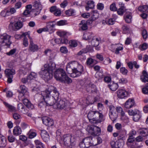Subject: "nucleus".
Listing matches in <instances>:
<instances>
[{"label":"nucleus","mask_w":148,"mask_h":148,"mask_svg":"<svg viewBox=\"0 0 148 148\" xmlns=\"http://www.w3.org/2000/svg\"><path fill=\"white\" fill-rule=\"evenodd\" d=\"M39 97L45 101L47 106H52L55 104L56 101L51 96L50 91L47 89L42 92L41 95H39Z\"/></svg>","instance_id":"1"},{"label":"nucleus","mask_w":148,"mask_h":148,"mask_svg":"<svg viewBox=\"0 0 148 148\" xmlns=\"http://www.w3.org/2000/svg\"><path fill=\"white\" fill-rule=\"evenodd\" d=\"M87 116L90 121H92L93 123H99L103 121V114L97 111H90L88 113Z\"/></svg>","instance_id":"2"},{"label":"nucleus","mask_w":148,"mask_h":148,"mask_svg":"<svg viewBox=\"0 0 148 148\" xmlns=\"http://www.w3.org/2000/svg\"><path fill=\"white\" fill-rule=\"evenodd\" d=\"M86 130L93 136H99L101 133L100 128L98 127L93 125L88 126L86 128Z\"/></svg>","instance_id":"3"},{"label":"nucleus","mask_w":148,"mask_h":148,"mask_svg":"<svg viewBox=\"0 0 148 148\" xmlns=\"http://www.w3.org/2000/svg\"><path fill=\"white\" fill-rule=\"evenodd\" d=\"M53 73L51 71L44 68L41 69L39 73V75L42 76V77L45 79V80H48L52 78Z\"/></svg>","instance_id":"4"},{"label":"nucleus","mask_w":148,"mask_h":148,"mask_svg":"<svg viewBox=\"0 0 148 148\" xmlns=\"http://www.w3.org/2000/svg\"><path fill=\"white\" fill-rule=\"evenodd\" d=\"M66 74L64 69H58L54 73V77L57 80L61 81V80L63 79L64 77L65 76Z\"/></svg>","instance_id":"5"},{"label":"nucleus","mask_w":148,"mask_h":148,"mask_svg":"<svg viewBox=\"0 0 148 148\" xmlns=\"http://www.w3.org/2000/svg\"><path fill=\"white\" fill-rule=\"evenodd\" d=\"M64 141L65 145L71 148L74 145L75 139L71 136L68 134L64 136Z\"/></svg>","instance_id":"6"},{"label":"nucleus","mask_w":148,"mask_h":148,"mask_svg":"<svg viewBox=\"0 0 148 148\" xmlns=\"http://www.w3.org/2000/svg\"><path fill=\"white\" fill-rule=\"evenodd\" d=\"M11 36L4 34L0 36V43L3 46H9L11 43L10 38Z\"/></svg>","instance_id":"7"},{"label":"nucleus","mask_w":148,"mask_h":148,"mask_svg":"<svg viewBox=\"0 0 148 148\" xmlns=\"http://www.w3.org/2000/svg\"><path fill=\"white\" fill-rule=\"evenodd\" d=\"M110 108L109 117L112 121H114L116 120L118 116L117 113L115 112L116 111L115 107L112 106H110Z\"/></svg>","instance_id":"8"},{"label":"nucleus","mask_w":148,"mask_h":148,"mask_svg":"<svg viewBox=\"0 0 148 148\" xmlns=\"http://www.w3.org/2000/svg\"><path fill=\"white\" fill-rule=\"evenodd\" d=\"M74 73L73 74L75 75H72L71 77H75L80 76L82 73L83 71V66L80 64H78L77 67V68L74 69Z\"/></svg>","instance_id":"9"},{"label":"nucleus","mask_w":148,"mask_h":148,"mask_svg":"<svg viewBox=\"0 0 148 148\" xmlns=\"http://www.w3.org/2000/svg\"><path fill=\"white\" fill-rule=\"evenodd\" d=\"M55 104L56 105L58 108L61 109H66L67 108L68 106L67 104V101L60 99L59 101L58 100L56 101Z\"/></svg>","instance_id":"10"},{"label":"nucleus","mask_w":148,"mask_h":148,"mask_svg":"<svg viewBox=\"0 0 148 148\" xmlns=\"http://www.w3.org/2000/svg\"><path fill=\"white\" fill-rule=\"evenodd\" d=\"M91 136H89L86 137L83 140V143H85L88 148L91 146H95L97 145L96 143L93 142Z\"/></svg>","instance_id":"11"},{"label":"nucleus","mask_w":148,"mask_h":148,"mask_svg":"<svg viewBox=\"0 0 148 148\" xmlns=\"http://www.w3.org/2000/svg\"><path fill=\"white\" fill-rule=\"evenodd\" d=\"M53 89H52V91H51L50 88H48L47 90H49L50 92V94L52 95V97L54 98L55 100H58L59 99V93L57 91V89L56 88H55L53 86H51Z\"/></svg>","instance_id":"12"},{"label":"nucleus","mask_w":148,"mask_h":148,"mask_svg":"<svg viewBox=\"0 0 148 148\" xmlns=\"http://www.w3.org/2000/svg\"><path fill=\"white\" fill-rule=\"evenodd\" d=\"M42 120L43 123L46 126L50 127L54 124L53 119L47 116L43 117Z\"/></svg>","instance_id":"13"},{"label":"nucleus","mask_w":148,"mask_h":148,"mask_svg":"<svg viewBox=\"0 0 148 148\" xmlns=\"http://www.w3.org/2000/svg\"><path fill=\"white\" fill-rule=\"evenodd\" d=\"M73 62H73H69L66 65V71L67 73L71 74L70 76L71 77V76L73 75H75L74 74H73L74 73V69H75V67H74V62Z\"/></svg>","instance_id":"14"},{"label":"nucleus","mask_w":148,"mask_h":148,"mask_svg":"<svg viewBox=\"0 0 148 148\" xmlns=\"http://www.w3.org/2000/svg\"><path fill=\"white\" fill-rule=\"evenodd\" d=\"M29 37L30 39L29 50L33 52L37 51L38 50V45L33 43L32 39L29 36Z\"/></svg>","instance_id":"15"},{"label":"nucleus","mask_w":148,"mask_h":148,"mask_svg":"<svg viewBox=\"0 0 148 148\" xmlns=\"http://www.w3.org/2000/svg\"><path fill=\"white\" fill-rule=\"evenodd\" d=\"M118 97L120 99H123L126 97L127 95V92L124 89H119L117 92Z\"/></svg>","instance_id":"16"},{"label":"nucleus","mask_w":148,"mask_h":148,"mask_svg":"<svg viewBox=\"0 0 148 148\" xmlns=\"http://www.w3.org/2000/svg\"><path fill=\"white\" fill-rule=\"evenodd\" d=\"M135 105L134 100L133 99H129L125 103V107L127 109L132 108Z\"/></svg>","instance_id":"17"},{"label":"nucleus","mask_w":148,"mask_h":148,"mask_svg":"<svg viewBox=\"0 0 148 148\" xmlns=\"http://www.w3.org/2000/svg\"><path fill=\"white\" fill-rule=\"evenodd\" d=\"M5 73L6 77H13V75L15 74V71L13 69H7L5 70Z\"/></svg>","instance_id":"18"},{"label":"nucleus","mask_w":148,"mask_h":148,"mask_svg":"<svg viewBox=\"0 0 148 148\" xmlns=\"http://www.w3.org/2000/svg\"><path fill=\"white\" fill-rule=\"evenodd\" d=\"M22 100L24 104L29 109L32 110L34 108V105L28 99L25 98Z\"/></svg>","instance_id":"19"},{"label":"nucleus","mask_w":148,"mask_h":148,"mask_svg":"<svg viewBox=\"0 0 148 148\" xmlns=\"http://www.w3.org/2000/svg\"><path fill=\"white\" fill-rule=\"evenodd\" d=\"M41 136L42 139L45 142L47 141L49 139V134L45 130H41Z\"/></svg>","instance_id":"20"},{"label":"nucleus","mask_w":148,"mask_h":148,"mask_svg":"<svg viewBox=\"0 0 148 148\" xmlns=\"http://www.w3.org/2000/svg\"><path fill=\"white\" fill-rule=\"evenodd\" d=\"M56 65L53 63L51 62L49 64H46L44 66V68L46 69L51 71L53 73V71L55 69Z\"/></svg>","instance_id":"21"},{"label":"nucleus","mask_w":148,"mask_h":148,"mask_svg":"<svg viewBox=\"0 0 148 148\" xmlns=\"http://www.w3.org/2000/svg\"><path fill=\"white\" fill-rule=\"evenodd\" d=\"M132 13L130 12L126 13L124 16V19L125 22L128 23H130L132 21Z\"/></svg>","instance_id":"22"},{"label":"nucleus","mask_w":148,"mask_h":148,"mask_svg":"<svg viewBox=\"0 0 148 148\" xmlns=\"http://www.w3.org/2000/svg\"><path fill=\"white\" fill-rule=\"evenodd\" d=\"M20 90H18V91L20 93L23 94V96L28 91L27 88L24 85H21L20 86Z\"/></svg>","instance_id":"23"},{"label":"nucleus","mask_w":148,"mask_h":148,"mask_svg":"<svg viewBox=\"0 0 148 148\" xmlns=\"http://www.w3.org/2000/svg\"><path fill=\"white\" fill-rule=\"evenodd\" d=\"M6 145V138L4 136H0V147H3Z\"/></svg>","instance_id":"24"},{"label":"nucleus","mask_w":148,"mask_h":148,"mask_svg":"<svg viewBox=\"0 0 148 148\" xmlns=\"http://www.w3.org/2000/svg\"><path fill=\"white\" fill-rule=\"evenodd\" d=\"M86 23L85 21L83 20L79 24L80 27L82 30H86L88 29L87 24Z\"/></svg>","instance_id":"25"},{"label":"nucleus","mask_w":148,"mask_h":148,"mask_svg":"<svg viewBox=\"0 0 148 148\" xmlns=\"http://www.w3.org/2000/svg\"><path fill=\"white\" fill-rule=\"evenodd\" d=\"M21 130L19 126H16L14 127L13 130V134L16 136L20 134L21 133Z\"/></svg>","instance_id":"26"},{"label":"nucleus","mask_w":148,"mask_h":148,"mask_svg":"<svg viewBox=\"0 0 148 148\" xmlns=\"http://www.w3.org/2000/svg\"><path fill=\"white\" fill-rule=\"evenodd\" d=\"M143 75L140 77V79L143 82H148V74L146 71H143Z\"/></svg>","instance_id":"27"},{"label":"nucleus","mask_w":148,"mask_h":148,"mask_svg":"<svg viewBox=\"0 0 148 148\" xmlns=\"http://www.w3.org/2000/svg\"><path fill=\"white\" fill-rule=\"evenodd\" d=\"M3 103L5 106L8 108L9 111L14 112L16 111V108L12 106L9 104L5 102H4Z\"/></svg>","instance_id":"28"},{"label":"nucleus","mask_w":148,"mask_h":148,"mask_svg":"<svg viewBox=\"0 0 148 148\" xmlns=\"http://www.w3.org/2000/svg\"><path fill=\"white\" fill-rule=\"evenodd\" d=\"M100 40V39L99 38H96L92 39L91 41L92 45L95 47L98 46L99 44Z\"/></svg>","instance_id":"29"},{"label":"nucleus","mask_w":148,"mask_h":148,"mask_svg":"<svg viewBox=\"0 0 148 148\" xmlns=\"http://www.w3.org/2000/svg\"><path fill=\"white\" fill-rule=\"evenodd\" d=\"M117 44H115V45L112 46L113 47H114L115 48L116 50L113 49L112 51L114 52L115 54H118L119 53V51H120L122 50L123 49V47L122 46H117Z\"/></svg>","instance_id":"30"},{"label":"nucleus","mask_w":148,"mask_h":148,"mask_svg":"<svg viewBox=\"0 0 148 148\" xmlns=\"http://www.w3.org/2000/svg\"><path fill=\"white\" fill-rule=\"evenodd\" d=\"M139 133L143 136H145L148 134V130L146 128H143L140 129Z\"/></svg>","instance_id":"31"},{"label":"nucleus","mask_w":148,"mask_h":148,"mask_svg":"<svg viewBox=\"0 0 148 148\" xmlns=\"http://www.w3.org/2000/svg\"><path fill=\"white\" fill-rule=\"evenodd\" d=\"M117 13L120 16H122L123 13L126 10L124 6H121L117 10Z\"/></svg>","instance_id":"32"},{"label":"nucleus","mask_w":148,"mask_h":148,"mask_svg":"<svg viewBox=\"0 0 148 148\" xmlns=\"http://www.w3.org/2000/svg\"><path fill=\"white\" fill-rule=\"evenodd\" d=\"M18 109L23 114H25L27 112V110L24 108V105L21 103H19L18 105Z\"/></svg>","instance_id":"33"},{"label":"nucleus","mask_w":148,"mask_h":148,"mask_svg":"<svg viewBox=\"0 0 148 148\" xmlns=\"http://www.w3.org/2000/svg\"><path fill=\"white\" fill-rule=\"evenodd\" d=\"M140 113L139 111L136 112V114L133 115V119L135 121H138L141 116Z\"/></svg>","instance_id":"34"},{"label":"nucleus","mask_w":148,"mask_h":148,"mask_svg":"<svg viewBox=\"0 0 148 148\" xmlns=\"http://www.w3.org/2000/svg\"><path fill=\"white\" fill-rule=\"evenodd\" d=\"M108 86L110 90L113 91H115L118 87V84L115 83H112V84H109Z\"/></svg>","instance_id":"35"},{"label":"nucleus","mask_w":148,"mask_h":148,"mask_svg":"<svg viewBox=\"0 0 148 148\" xmlns=\"http://www.w3.org/2000/svg\"><path fill=\"white\" fill-rule=\"evenodd\" d=\"M34 142L36 148H44L43 144L39 140H36Z\"/></svg>","instance_id":"36"},{"label":"nucleus","mask_w":148,"mask_h":148,"mask_svg":"<svg viewBox=\"0 0 148 148\" xmlns=\"http://www.w3.org/2000/svg\"><path fill=\"white\" fill-rule=\"evenodd\" d=\"M91 14V17L92 18L93 20H95L99 17V14L97 10H93Z\"/></svg>","instance_id":"37"},{"label":"nucleus","mask_w":148,"mask_h":148,"mask_svg":"<svg viewBox=\"0 0 148 148\" xmlns=\"http://www.w3.org/2000/svg\"><path fill=\"white\" fill-rule=\"evenodd\" d=\"M92 34L89 32L84 34L83 36V38L86 40H89L91 39L92 37Z\"/></svg>","instance_id":"38"},{"label":"nucleus","mask_w":148,"mask_h":148,"mask_svg":"<svg viewBox=\"0 0 148 148\" xmlns=\"http://www.w3.org/2000/svg\"><path fill=\"white\" fill-rule=\"evenodd\" d=\"M14 25L16 29L18 30L22 27L23 25L21 22L17 21L14 24Z\"/></svg>","instance_id":"39"},{"label":"nucleus","mask_w":148,"mask_h":148,"mask_svg":"<svg viewBox=\"0 0 148 148\" xmlns=\"http://www.w3.org/2000/svg\"><path fill=\"white\" fill-rule=\"evenodd\" d=\"M138 10L141 12L146 11L148 9V5H145L140 6L138 8Z\"/></svg>","instance_id":"40"},{"label":"nucleus","mask_w":148,"mask_h":148,"mask_svg":"<svg viewBox=\"0 0 148 148\" xmlns=\"http://www.w3.org/2000/svg\"><path fill=\"white\" fill-rule=\"evenodd\" d=\"M65 77H64L63 79L61 80V82H64L67 84H69L71 83L72 82V80L66 74L65 75Z\"/></svg>","instance_id":"41"},{"label":"nucleus","mask_w":148,"mask_h":148,"mask_svg":"<svg viewBox=\"0 0 148 148\" xmlns=\"http://www.w3.org/2000/svg\"><path fill=\"white\" fill-rule=\"evenodd\" d=\"M56 23L55 22H51L47 23V26L49 30L51 31L54 27Z\"/></svg>","instance_id":"42"},{"label":"nucleus","mask_w":148,"mask_h":148,"mask_svg":"<svg viewBox=\"0 0 148 148\" xmlns=\"http://www.w3.org/2000/svg\"><path fill=\"white\" fill-rule=\"evenodd\" d=\"M69 46L73 47H77V41L75 40H70L69 42Z\"/></svg>","instance_id":"43"},{"label":"nucleus","mask_w":148,"mask_h":148,"mask_svg":"<svg viewBox=\"0 0 148 148\" xmlns=\"http://www.w3.org/2000/svg\"><path fill=\"white\" fill-rule=\"evenodd\" d=\"M29 138L32 139L34 138L36 135V134L35 132H33L32 130H30L28 133Z\"/></svg>","instance_id":"44"},{"label":"nucleus","mask_w":148,"mask_h":148,"mask_svg":"<svg viewBox=\"0 0 148 148\" xmlns=\"http://www.w3.org/2000/svg\"><path fill=\"white\" fill-rule=\"evenodd\" d=\"M37 74L34 72H31V73L27 76L28 79H32L36 78Z\"/></svg>","instance_id":"45"},{"label":"nucleus","mask_w":148,"mask_h":148,"mask_svg":"<svg viewBox=\"0 0 148 148\" xmlns=\"http://www.w3.org/2000/svg\"><path fill=\"white\" fill-rule=\"evenodd\" d=\"M104 22L108 25H112L114 23L115 21L113 19L110 18L106 21H103V23Z\"/></svg>","instance_id":"46"},{"label":"nucleus","mask_w":148,"mask_h":148,"mask_svg":"<svg viewBox=\"0 0 148 148\" xmlns=\"http://www.w3.org/2000/svg\"><path fill=\"white\" fill-rule=\"evenodd\" d=\"M110 8L111 11H116L117 10V8L116 7L115 3H113L110 5Z\"/></svg>","instance_id":"47"},{"label":"nucleus","mask_w":148,"mask_h":148,"mask_svg":"<svg viewBox=\"0 0 148 148\" xmlns=\"http://www.w3.org/2000/svg\"><path fill=\"white\" fill-rule=\"evenodd\" d=\"M33 7H35L36 9H39L40 10H41V5L37 1L34 2Z\"/></svg>","instance_id":"48"},{"label":"nucleus","mask_w":148,"mask_h":148,"mask_svg":"<svg viewBox=\"0 0 148 148\" xmlns=\"http://www.w3.org/2000/svg\"><path fill=\"white\" fill-rule=\"evenodd\" d=\"M95 60L91 58H88L87 59L86 63L87 65L90 66L93 63Z\"/></svg>","instance_id":"49"},{"label":"nucleus","mask_w":148,"mask_h":148,"mask_svg":"<svg viewBox=\"0 0 148 148\" xmlns=\"http://www.w3.org/2000/svg\"><path fill=\"white\" fill-rule=\"evenodd\" d=\"M148 45L146 43H144L142 45H140L139 46V48L140 49L142 50H145L148 48Z\"/></svg>","instance_id":"50"},{"label":"nucleus","mask_w":148,"mask_h":148,"mask_svg":"<svg viewBox=\"0 0 148 148\" xmlns=\"http://www.w3.org/2000/svg\"><path fill=\"white\" fill-rule=\"evenodd\" d=\"M74 13V10L71 9H69L65 12V14L68 16L72 15Z\"/></svg>","instance_id":"51"},{"label":"nucleus","mask_w":148,"mask_h":148,"mask_svg":"<svg viewBox=\"0 0 148 148\" xmlns=\"http://www.w3.org/2000/svg\"><path fill=\"white\" fill-rule=\"evenodd\" d=\"M8 13L7 9H5L1 11V14L2 16L5 17L6 16H9Z\"/></svg>","instance_id":"52"},{"label":"nucleus","mask_w":148,"mask_h":148,"mask_svg":"<svg viewBox=\"0 0 148 148\" xmlns=\"http://www.w3.org/2000/svg\"><path fill=\"white\" fill-rule=\"evenodd\" d=\"M7 10H8V15H9V16L14 14L16 12V10L15 9L13 8H10L9 9H7Z\"/></svg>","instance_id":"53"},{"label":"nucleus","mask_w":148,"mask_h":148,"mask_svg":"<svg viewBox=\"0 0 148 148\" xmlns=\"http://www.w3.org/2000/svg\"><path fill=\"white\" fill-rule=\"evenodd\" d=\"M8 139L10 143L13 142L15 140V138L12 135H10L8 137Z\"/></svg>","instance_id":"54"},{"label":"nucleus","mask_w":148,"mask_h":148,"mask_svg":"<svg viewBox=\"0 0 148 148\" xmlns=\"http://www.w3.org/2000/svg\"><path fill=\"white\" fill-rule=\"evenodd\" d=\"M94 3L92 1H88L87 2V4L88 7L90 8H93L94 7Z\"/></svg>","instance_id":"55"},{"label":"nucleus","mask_w":148,"mask_h":148,"mask_svg":"<svg viewBox=\"0 0 148 148\" xmlns=\"http://www.w3.org/2000/svg\"><path fill=\"white\" fill-rule=\"evenodd\" d=\"M16 49H11L9 52H7L6 54L7 55L9 56H10L13 55L16 52Z\"/></svg>","instance_id":"56"},{"label":"nucleus","mask_w":148,"mask_h":148,"mask_svg":"<svg viewBox=\"0 0 148 148\" xmlns=\"http://www.w3.org/2000/svg\"><path fill=\"white\" fill-rule=\"evenodd\" d=\"M40 98H41V101L39 103L38 106L40 108L43 107H45L46 106H47V105L45 103V101L42 100V99L41 97Z\"/></svg>","instance_id":"57"},{"label":"nucleus","mask_w":148,"mask_h":148,"mask_svg":"<svg viewBox=\"0 0 148 148\" xmlns=\"http://www.w3.org/2000/svg\"><path fill=\"white\" fill-rule=\"evenodd\" d=\"M134 140H135L134 137H128V138L127 140V145H130V144L133 143L134 141Z\"/></svg>","instance_id":"58"},{"label":"nucleus","mask_w":148,"mask_h":148,"mask_svg":"<svg viewBox=\"0 0 148 148\" xmlns=\"http://www.w3.org/2000/svg\"><path fill=\"white\" fill-rule=\"evenodd\" d=\"M23 45L25 47L28 46V42L27 38L26 37H24L23 39Z\"/></svg>","instance_id":"59"},{"label":"nucleus","mask_w":148,"mask_h":148,"mask_svg":"<svg viewBox=\"0 0 148 148\" xmlns=\"http://www.w3.org/2000/svg\"><path fill=\"white\" fill-rule=\"evenodd\" d=\"M136 134V131L132 130L128 134L129 137H134L133 136L135 135Z\"/></svg>","instance_id":"60"},{"label":"nucleus","mask_w":148,"mask_h":148,"mask_svg":"<svg viewBox=\"0 0 148 148\" xmlns=\"http://www.w3.org/2000/svg\"><path fill=\"white\" fill-rule=\"evenodd\" d=\"M96 78L98 77V79H102L103 77L102 73L101 72H97L95 75Z\"/></svg>","instance_id":"61"},{"label":"nucleus","mask_w":148,"mask_h":148,"mask_svg":"<svg viewBox=\"0 0 148 148\" xmlns=\"http://www.w3.org/2000/svg\"><path fill=\"white\" fill-rule=\"evenodd\" d=\"M57 34L60 37H63L66 35V33L64 31H58L56 32Z\"/></svg>","instance_id":"62"},{"label":"nucleus","mask_w":148,"mask_h":148,"mask_svg":"<svg viewBox=\"0 0 148 148\" xmlns=\"http://www.w3.org/2000/svg\"><path fill=\"white\" fill-rule=\"evenodd\" d=\"M91 88V92L92 93H96L97 91L96 87L94 85H92L90 86Z\"/></svg>","instance_id":"63"},{"label":"nucleus","mask_w":148,"mask_h":148,"mask_svg":"<svg viewBox=\"0 0 148 148\" xmlns=\"http://www.w3.org/2000/svg\"><path fill=\"white\" fill-rule=\"evenodd\" d=\"M121 72L123 75H126L128 72L127 70L125 67H121L120 69Z\"/></svg>","instance_id":"64"}]
</instances>
